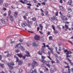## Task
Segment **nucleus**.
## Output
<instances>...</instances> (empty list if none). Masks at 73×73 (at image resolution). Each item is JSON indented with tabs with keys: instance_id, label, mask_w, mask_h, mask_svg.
Returning <instances> with one entry per match:
<instances>
[{
	"instance_id": "obj_41",
	"label": "nucleus",
	"mask_w": 73,
	"mask_h": 73,
	"mask_svg": "<svg viewBox=\"0 0 73 73\" xmlns=\"http://www.w3.org/2000/svg\"><path fill=\"white\" fill-rule=\"evenodd\" d=\"M52 27L54 30L55 29V27H54V25H52Z\"/></svg>"
},
{
	"instance_id": "obj_15",
	"label": "nucleus",
	"mask_w": 73,
	"mask_h": 73,
	"mask_svg": "<svg viewBox=\"0 0 73 73\" xmlns=\"http://www.w3.org/2000/svg\"><path fill=\"white\" fill-rule=\"evenodd\" d=\"M32 46L33 47H35V46H37V44H36V42H35L32 44Z\"/></svg>"
},
{
	"instance_id": "obj_54",
	"label": "nucleus",
	"mask_w": 73,
	"mask_h": 73,
	"mask_svg": "<svg viewBox=\"0 0 73 73\" xmlns=\"http://www.w3.org/2000/svg\"><path fill=\"white\" fill-rule=\"evenodd\" d=\"M23 18H24L25 20H26L27 19V17L25 16H24L23 17Z\"/></svg>"
},
{
	"instance_id": "obj_13",
	"label": "nucleus",
	"mask_w": 73,
	"mask_h": 73,
	"mask_svg": "<svg viewBox=\"0 0 73 73\" xmlns=\"http://www.w3.org/2000/svg\"><path fill=\"white\" fill-rule=\"evenodd\" d=\"M26 54H27L28 55L26 54L25 55V56H26L27 57H30V54H29V52L27 51H26Z\"/></svg>"
},
{
	"instance_id": "obj_52",
	"label": "nucleus",
	"mask_w": 73,
	"mask_h": 73,
	"mask_svg": "<svg viewBox=\"0 0 73 73\" xmlns=\"http://www.w3.org/2000/svg\"><path fill=\"white\" fill-rule=\"evenodd\" d=\"M23 39H21L19 40V41H20V42H23Z\"/></svg>"
},
{
	"instance_id": "obj_64",
	"label": "nucleus",
	"mask_w": 73,
	"mask_h": 73,
	"mask_svg": "<svg viewBox=\"0 0 73 73\" xmlns=\"http://www.w3.org/2000/svg\"><path fill=\"white\" fill-rule=\"evenodd\" d=\"M71 70L72 72L73 73V68H72L71 69Z\"/></svg>"
},
{
	"instance_id": "obj_24",
	"label": "nucleus",
	"mask_w": 73,
	"mask_h": 73,
	"mask_svg": "<svg viewBox=\"0 0 73 73\" xmlns=\"http://www.w3.org/2000/svg\"><path fill=\"white\" fill-rule=\"evenodd\" d=\"M19 57H23V55L21 54H17Z\"/></svg>"
},
{
	"instance_id": "obj_53",
	"label": "nucleus",
	"mask_w": 73,
	"mask_h": 73,
	"mask_svg": "<svg viewBox=\"0 0 73 73\" xmlns=\"http://www.w3.org/2000/svg\"><path fill=\"white\" fill-rule=\"evenodd\" d=\"M27 5H29L30 6H31L32 5L30 3H27Z\"/></svg>"
},
{
	"instance_id": "obj_3",
	"label": "nucleus",
	"mask_w": 73,
	"mask_h": 73,
	"mask_svg": "<svg viewBox=\"0 0 73 73\" xmlns=\"http://www.w3.org/2000/svg\"><path fill=\"white\" fill-rule=\"evenodd\" d=\"M34 38L35 40H42L43 38H40V36L38 35H36L34 37Z\"/></svg>"
},
{
	"instance_id": "obj_44",
	"label": "nucleus",
	"mask_w": 73,
	"mask_h": 73,
	"mask_svg": "<svg viewBox=\"0 0 73 73\" xmlns=\"http://www.w3.org/2000/svg\"><path fill=\"white\" fill-rule=\"evenodd\" d=\"M41 62H43V63H44V62H46V61H45V60H41Z\"/></svg>"
},
{
	"instance_id": "obj_45",
	"label": "nucleus",
	"mask_w": 73,
	"mask_h": 73,
	"mask_svg": "<svg viewBox=\"0 0 73 73\" xmlns=\"http://www.w3.org/2000/svg\"><path fill=\"white\" fill-rule=\"evenodd\" d=\"M67 16L68 17H69V18H70V17H71L70 16V14H68L67 15Z\"/></svg>"
},
{
	"instance_id": "obj_11",
	"label": "nucleus",
	"mask_w": 73,
	"mask_h": 73,
	"mask_svg": "<svg viewBox=\"0 0 73 73\" xmlns=\"http://www.w3.org/2000/svg\"><path fill=\"white\" fill-rule=\"evenodd\" d=\"M19 1L20 3H23V4H24V3H28V1L27 0H25L24 1H23L22 0H21Z\"/></svg>"
},
{
	"instance_id": "obj_17",
	"label": "nucleus",
	"mask_w": 73,
	"mask_h": 73,
	"mask_svg": "<svg viewBox=\"0 0 73 73\" xmlns=\"http://www.w3.org/2000/svg\"><path fill=\"white\" fill-rule=\"evenodd\" d=\"M56 17H55V16H54L52 18H51V19L52 20L54 21L56 20Z\"/></svg>"
},
{
	"instance_id": "obj_19",
	"label": "nucleus",
	"mask_w": 73,
	"mask_h": 73,
	"mask_svg": "<svg viewBox=\"0 0 73 73\" xmlns=\"http://www.w3.org/2000/svg\"><path fill=\"white\" fill-rule=\"evenodd\" d=\"M72 9H70V8H68V12L69 13H70V12H72Z\"/></svg>"
},
{
	"instance_id": "obj_25",
	"label": "nucleus",
	"mask_w": 73,
	"mask_h": 73,
	"mask_svg": "<svg viewBox=\"0 0 73 73\" xmlns=\"http://www.w3.org/2000/svg\"><path fill=\"white\" fill-rule=\"evenodd\" d=\"M3 6L4 7H7L8 6V4L7 3H5L3 5Z\"/></svg>"
},
{
	"instance_id": "obj_12",
	"label": "nucleus",
	"mask_w": 73,
	"mask_h": 73,
	"mask_svg": "<svg viewBox=\"0 0 73 73\" xmlns=\"http://www.w3.org/2000/svg\"><path fill=\"white\" fill-rule=\"evenodd\" d=\"M68 5H71L72 4H73V2L72 0H70L68 1Z\"/></svg>"
},
{
	"instance_id": "obj_39",
	"label": "nucleus",
	"mask_w": 73,
	"mask_h": 73,
	"mask_svg": "<svg viewBox=\"0 0 73 73\" xmlns=\"http://www.w3.org/2000/svg\"><path fill=\"white\" fill-rule=\"evenodd\" d=\"M23 72V70L22 69H20L19 70V73H21Z\"/></svg>"
},
{
	"instance_id": "obj_2",
	"label": "nucleus",
	"mask_w": 73,
	"mask_h": 73,
	"mask_svg": "<svg viewBox=\"0 0 73 73\" xmlns=\"http://www.w3.org/2000/svg\"><path fill=\"white\" fill-rule=\"evenodd\" d=\"M19 46H20V47L19 48L20 49H21V50H23V51L25 50L23 46H21V43H20L17 44L16 46V48H17V47H19Z\"/></svg>"
},
{
	"instance_id": "obj_14",
	"label": "nucleus",
	"mask_w": 73,
	"mask_h": 73,
	"mask_svg": "<svg viewBox=\"0 0 73 73\" xmlns=\"http://www.w3.org/2000/svg\"><path fill=\"white\" fill-rule=\"evenodd\" d=\"M64 68H68V72H69V73H70V69H69L70 68V66H69L68 65L67 66H66L64 67Z\"/></svg>"
},
{
	"instance_id": "obj_1",
	"label": "nucleus",
	"mask_w": 73,
	"mask_h": 73,
	"mask_svg": "<svg viewBox=\"0 0 73 73\" xmlns=\"http://www.w3.org/2000/svg\"><path fill=\"white\" fill-rule=\"evenodd\" d=\"M43 45L42 46V50L41 52H40V51H39L38 52V53L39 54H40V55H41L42 54V53H44V54H46L44 52V48H45V46H45V44L44 43H43Z\"/></svg>"
},
{
	"instance_id": "obj_27",
	"label": "nucleus",
	"mask_w": 73,
	"mask_h": 73,
	"mask_svg": "<svg viewBox=\"0 0 73 73\" xmlns=\"http://www.w3.org/2000/svg\"><path fill=\"white\" fill-rule=\"evenodd\" d=\"M15 58H16V62H18L19 61V58H17L16 56H14Z\"/></svg>"
},
{
	"instance_id": "obj_43",
	"label": "nucleus",
	"mask_w": 73,
	"mask_h": 73,
	"mask_svg": "<svg viewBox=\"0 0 73 73\" xmlns=\"http://www.w3.org/2000/svg\"><path fill=\"white\" fill-rule=\"evenodd\" d=\"M50 71L51 73H53V72H54V70L52 69H51V70H50Z\"/></svg>"
},
{
	"instance_id": "obj_42",
	"label": "nucleus",
	"mask_w": 73,
	"mask_h": 73,
	"mask_svg": "<svg viewBox=\"0 0 73 73\" xmlns=\"http://www.w3.org/2000/svg\"><path fill=\"white\" fill-rule=\"evenodd\" d=\"M65 27L67 29H68V28H69V27H68V26L67 25H65Z\"/></svg>"
},
{
	"instance_id": "obj_9",
	"label": "nucleus",
	"mask_w": 73,
	"mask_h": 73,
	"mask_svg": "<svg viewBox=\"0 0 73 73\" xmlns=\"http://www.w3.org/2000/svg\"><path fill=\"white\" fill-rule=\"evenodd\" d=\"M1 22L3 23V24H5L6 23V21L3 19H1Z\"/></svg>"
},
{
	"instance_id": "obj_7",
	"label": "nucleus",
	"mask_w": 73,
	"mask_h": 73,
	"mask_svg": "<svg viewBox=\"0 0 73 73\" xmlns=\"http://www.w3.org/2000/svg\"><path fill=\"white\" fill-rule=\"evenodd\" d=\"M61 19L62 20H64L65 21H67L68 20V19L66 18V17L64 16H62Z\"/></svg>"
},
{
	"instance_id": "obj_18",
	"label": "nucleus",
	"mask_w": 73,
	"mask_h": 73,
	"mask_svg": "<svg viewBox=\"0 0 73 73\" xmlns=\"http://www.w3.org/2000/svg\"><path fill=\"white\" fill-rule=\"evenodd\" d=\"M10 20L11 21H13V17L11 16L10 17Z\"/></svg>"
},
{
	"instance_id": "obj_21",
	"label": "nucleus",
	"mask_w": 73,
	"mask_h": 73,
	"mask_svg": "<svg viewBox=\"0 0 73 73\" xmlns=\"http://www.w3.org/2000/svg\"><path fill=\"white\" fill-rule=\"evenodd\" d=\"M3 1H4V0H0V5H2L3 4Z\"/></svg>"
},
{
	"instance_id": "obj_4",
	"label": "nucleus",
	"mask_w": 73,
	"mask_h": 73,
	"mask_svg": "<svg viewBox=\"0 0 73 73\" xmlns=\"http://www.w3.org/2000/svg\"><path fill=\"white\" fill-rule=\"evenodd\" d=\"M33 62L32 63V65L33 67L34 68V67L35 66V64L37 65V64H38V63L36 62L35 59L33 60Z\"/></svg>"
},
{
	"instance_id": "obj_20",
	"label": "nucleus",
	"mask_w": 73,
	"mask_h": 73,
	"mask_svg": "<svg viewBox=\"0 0 73 73\" xmlns=\"http://www.w3.org/2000/svg\"><path fill=\"white\" fill-rule=\"evenodd\" d=\"M63 49L64 50V53H66V52H67V53H68V50L67 49L64 50L65 49V48H63Z\"/></svg>"
},
{
	"instance_id": "obj_56",
	"label": "nucleus",
	"mask_w": 73,
	"mask_h": 73,
	"mask_svg": "<svg viewBox=\"0 0 73 73\" xmlns=\"http://www.w3.org/2000/svg\"><path fill=\"white\" fill-rule=\"evenodd\" d=\"M67 60H68V61H69L70 62H71V60H70L69 59V58H68Z\"/></svg>"
},
{
	"instance_id": "obj_48",
	"label": "nucleus",
	"mask_w": 73,
	"mask_h": 73,
	"mask_svg": "<svg viewBox=\"0 0 73 73\" xmlns=\"http://www.w3.org/2000/svg\"><path fill=\"white\" fill-rule=\"evenodd\" d=\"M39 33L41 35H43V32H42L41 31H39Z\"/></svg>"
},
{
	"instance_id": "obj_58",
	"label": "nucleus",
	"mask_w": 73,
	"mask_h": 73,
	"mask_svg": "<svg viewBox=\"0 0 73 73\" xmlns=\"http://www.w3.org/2000/svg\"><path fill=\"white\" fill-rule=\"evenodd\" d=\"M69 23L68 22H66L65 23V25H66V24H68Z\"/></svg>"
},
{
	"instance_id": "obj_26",
	"label": "nucleus",
	"mask_w": 73,
	"mask_h": 73,
	"mask_svg": "<svg viewBox=\"0 0 73 73\" xmlns=\"http://www.w3.org/2000/svg\"><path fill=\"white\" fill-rule=\"evenodd\" d=\"M8 64H9L10 65H15V64H14V63L13 62H11V63H8Z\"/></svg>"
},
{
	"instance_id": "obj_40",
	"label": "nucleus",
	"mask_w": 73,
	"mask_h": 73,
	"mask_svg": "<svg viewBox=\"0 0 73 73\" xmlns=\"http://www.w3.org/2000/svg\"><path fill=\"white\" fill-rule=\"evenodd\" d=\"M31 73H34V71L32 70H31L30 71Z\"/></svg>"
},
{
	"instance_id": "obj_6",
	"label": "nucleus",
	"mask_w": 73,
	"mask_h": 73,
	"mask_svg": "<svg viewBox=\"0 0 73 73\" xmlns=\"http://www.w3.org/2000/svg\"><path fill=\"white\" fill-rule=\"evenodd\" d=\"M20 21L22 23H21V25L23 27H25L26 25H27V23H26V22H24V23L22 21Z\"/></svg>"
},
{
	"instance_id": "obj_5",
	"label": "nucleus",
	"mask_w": 73,
	"mask_h": 73,
	"mask_svg": "<svg viewBox=\"0 0 73 73\" xmlns=\"http://www.w3.org/2000/svg\"><path fill=\"white\" fill-rule=\"evenodd\" d=\"M46 46L47 48H48V49L50 50L51 53L52 54H53V48H49L48 45H46Z\"/></svg>"
},
{
	"instance_id": "obj_31",
	"label": "nucleus",
	"mask_w": 73,
	"mask_h": 73,
	"mask_svg": "<svg viewBox=\"0 0 73 73\" xmlns=\"http://www.w3.org/2000/svg\"><path fill=\"white\" fill-rule=\"evenodd\" d=\"M52 38H53V37L52 36H50L49 37V40H52Z\"/></svg>"
},
{
	"instance_id": "obj_57",
	"label": "nucleus",
	"mask_w": 73,
	"mask_h": 73,
	"mask_svg": "<svg viewBox=\"0 0 73 73\" xmlns=\"http://www.w3.org/2000/svg\"><path fill=\"white\" fill-rule=\"evenodd\" d=\"M15 42V41H11V44H13V43H14V42Z\"/></svg>"
},
{
	"instance_id": "obj_38",
	"label": "nucleus",
	"mask_w": 73,
	"mask_h": 73,
	"mask_svg": "<svg viewBox=\"0 0 73 73\" xmlns=\"http://www.w3.org/2000/svg\"><path fill=\"white\" fill-rule=\"evenodd\" d=\"M59 51H61L62 50V48H61L60 47H59V49H58Z\"/></svg>"
},
{
	"instance_id": "obj_51",
	"label": "nucleus",
	"mask_w": 73,
	"mask_h": 73,
	"mask_svg": "<svg viewBox=\"0 0 73 73\" xmlns=\"http://www.w3.org/2000/svg\"><path fill=\"white\" fill-rule=\"evenodd\" d=\"M56 59V62H57V63H59V62H60L59 60H58L57 59Z\"/></svg>"
},
{
	"instance_id": "obj_61",
	"label": "nucleus",
	"mask_w": 73,
	"mask_h": 73,
	"mask_svg": "<svg viewBox=\"0 0 73 73\" xmlns=\"http://www.w3.org/2000/svg\"><path fill=\"white\" fill-rule=\"evenodd\" d=\"M19 50H16V52H17V53H18V52H19Z\"/></svg>"
},
{
	"instance_id": "obj_23",
	"label": "nucleus",
	"mask_w": 73,
	"mask_h": 73,
	"mask_svg": "<svg viewBox=\"0 0 73 73\" xmlns=\"http://www.w3.org/2000/svg\"><path fill=\"white\" fill-rule=\"evenodd\" d=\"M7 65L9 66L10 69H13V66H11V65L9 64H8Z\"/></svg>"
},
{
	"instance_id": "obj_37",
	"label": "nucleus",
	"mask_w": 73,
	"mask_h": 73,
	"mask_svg": "<svg viewBox=\"0 0 73 73\" xmlns=\"http://www.w3.org/2000/svg\"><path fill=\"white\" fill-rule=\"evenodd\" d=\"M33 1L35 4H36V3H38L37 1H36V0H33Z\"/></svg>"
},
{
	"instance_id": "obj_29",
	"label": "nucleus",
	"mask_w": 73,
	"mask_h": 73,
	"mask_svg": "<svg viewBox=\"0 0 73 73\" xmlns=\"http://www.w3.org/2000/svg\"><path fill=\"white\" fill-rule=\"evenodd\" d=\"M72 52L70 51H68V52H67L66 53H68V54H72Z\"/></svg>"
},
{
	"instance_id": "obj_22",
	"label": "nucleus",
	"mask_w": 73,
	"mask_h": 73,
	"mask_svg": "<svg viewBox=\"0 0 73 73\" xmlns=\"http://www.w3.org/2000/svg\"><path fill=\"white\" fill-rule=\"evenodd\" d=\"M66 57H68H68H71L72 56L71 55L69 56V54H68V53H66Z\"/></svg>"
},
{
	"instance_id": "obj_62",
	"label": "nucleus",
	"mask_w": 73,
	"mask_h": 73,
	"mask_svg": "<svg viewBox=\"0 0 73 73\" xmlns=\"http://www.w3.org/2000/svg\"><path fill=\"white\" fill-rule=\"evenodd\" d=\"M44 13H42L41 14V15L42 16H44Z\"/></svg>"
},
{
	"instance_id": "obj_63",
	"label": "nucleus",
	"mask_w": 73,
	"mask_h": 73,
	"mask_svg": "<svg viewBox=\"0 0 73 73\" xmlns=\"http://www.w3.org/2000/svg\"><path fill=\"white\" fill-rule=\"evenodd\" d=\"M34 72L35 73H37V70L36 69L34 70Z\"/></svg>"
},
{
	"instance_id": "obj_55",
	"label": "nucleus",
	"mask_w": 73,
	"mask_h": 73,
	"mask_svg": "<svg viewBox=\"0 0 73 73\" xmlns=\"http://www.w3.org/2000/svg\"><path fill=\"white\" fill-rule=\"evenodd\" d=\"M42 5H45V3L44 2H43L42 3Z\"/></svg>"
},
{
	"instance_id": "obj_59",
	"label": "nucleus",
	"mask_w": 73,
	"mask_h": 73,
	"mask_svg": "<svg viewBox=\"0 0 73 73\" xmlns=\"http://www.w3.org/2000/svg\"><path fill=\"white\" fill-rule=\"evenodd\" d=\"M28 31L30 33H33V32L31 31Z\"/></svg>"
},
{
	"instance_id": "obj_33",
	"label": "nucleus",
	"mask_w": 73,
	"mask_h": 73,
	"mask_svg": "<svg viewBox=\"0 0 73 73\" xmlns=\"http://www.w3.org/2000/svg\"><path fill=\"white\" fill-rule=\"evenodd\" d=\"M27 26L28 27H29V28H31V25L30 24V23H28L27 25Z\"/></svg>"
},
{
	"instance_id": "obj_49",
	"label": "nucleus",
	"mask_w": 73,
	"mask_h": 73,
	"mask_svg": "<svg viewBox=\"0 0 73 73\" xmlns=\"http://www.w3.org/2000/svg\"><path fill=\"white\" fill-rule=\"evenodd\" d=\"M64 62L66 65H69V64L67 63V62Z\"/></svg>"
},
{
	"instance_id": "obj_60",
	"label": "nucleus",
	"mask_w": 73,
	"mask_h": 73,
	"mask_svg": "<svg viewBox=\"0 0 73 73\" xmlns=\"http://www.w3.org/2000/svg\"><path fill=\"white\" fill-rule=\"evenodd\" d=\"M60 3H62V0H60Z\"/></svg>"
},
{
	"instance_id": "obj_50",
	"label": "nucleus",
	"mask_w": 73,
	"mask_h": 73,
	"mask_svg": "<svg viewBox=\"0 0 73 73\" xmlns=\"http://www.w3.org/2000/svg\"><path fill=\"white\" fill-rule=\"evenodd\" d=\"M28 9H31V7L30 6H29L27 7Z\"/></svg>"
},
{
	"instance_id": "obj_32",
	"label": "nucleus",
	"mask_w": 73,
	"mask_h": 73,
	"mask_svg": "<svg viewBox=\"0 0 73 73\" xmlns=\"http://www.w3.org/2000/svg\"><path fill=\"white\" fill-rule=\"evenodd\" d=\"M0 66H1V68H4V64H0Z\"/></svg>"
},
{
	"instance_id": "obj_36",
	"label": "nucleus",
	"mask_w": 73,
	"mask_h": 73,
	"mask_svg": "<svg viewBox=\"0 0 73 73\" xmlns=\"http://www.w3.org/2000/svg\"><path fill=\"white\" fill-rule=\"evenodd\" d=\"M54 30V33H55V34H56L57 33V31L56 30Z\"/></svg>"
},
{
	"instance_id": "obj_47",
	"label": "nucleus",
	"mask_w": 73,
	"mask_h": 73,
	"mask_svg": "<svg viewBox=\"0 0 73 73\" xmlns=\"http://www.w3.org/2000/svg\"><path fill=\"white\" fill-rule=\"evenodd\" d=\"M40 28L41 30L42 29V27L41 25L40 26Z\"/></svg>"
},
{
	"instance_id": "obj_10",
	"label": "nucleus",
	"mask_w": 73,
	"mask_h": 73,
	"mask_svg": "<svg viewBox=\"0 0 73 73\" xmlns=\"http://www.w3.org/2000/svg\"><path fill=\"white\" fill-rule=\"evenodd\" d=\"M59 7L60 9L62 11H64V12H65V9H64V8L62 7L61 6H59Z\"/></svg>"
},
{
	"instance_id": "obj_46",
	"label": "nucleus",
	"mask_w": 73,
	"mask_h": 73,
	"mask_svg": "<svg viewBox=\"0 0 73 73\" xmlns=\"http://www.w3.org/2000/svg\"><path fill=\"white\" fill-rule=\"evenodd\" d=\"M11 56V54H8L7 55V57H9Z\"/></svg>"
},
{
	"instance_id": "obj_8",
	"label": "nucleus",
	"mask_w": 73,
	"mask_h": 73,
	"mask_svg": "<svg viewBox=\"0 0 73 73\" xmlns=\"http://www.w3.org/2000/svg\"><path fill=\"white\" fill-rule=\"evenodd\" d=\"M18 15V12L17 11L15 12L14 13V14L13 15L14 17H15V18H17Z\"/></svg>"
},
{
	"instance_id": "obj_34",
	"label": "nucleus",
	"mask_w": 73,
	"mask_h": 73,
	"mask_svg": "<svg viewBox=\"0 0 73 73\" xmlns=\"http://www.w3.org/2000/svg\"><path fill=\"white\" fill-rule=\"evenodd\" d=\"M32 20H33V21H36V18L35 17H34L32 19Z\"/></svg>"
},
{
	"instance_id": "obj_35",
	"label": "nucleus",
	"mask_w": 73,
	"mask_h": 73,
	"mask_svg": "<svg viewBox=\"0 0 73 73\" xmlns=\"http://www.w3.org/2000/svg\"><path fill=\"white\" fill-rule=\"evenodd\" d=\"M41 58L42 59H43H43H45V58H46V57H45V56H41Z\"/></svg>"
},
{
	"instance_id": "obj_30",
	"label": "nucleus",
	"mask_w": 73,
	"mask_h": 73,
	"mask_svg": "<svg viewBox=\"0 0 73 73\" xmlns=\"http://www.w3.org/2000/svg\"><path fill=\"white\" fill-rule=\"evenodd\" d=\"M46 66H48V68H50V65L49 64H46Z\"/></svg>"
},
{
	"instance_id": "obj_16",
	"label": "nucleus",
	"mask_w": 73,
	"mask_h": 73,
	"mask_svg": "<svg viewBox=\"0 0 73 73\" xmlns=\"http://www.w3.org/2000/svg\"><path fill=\"white\" fill-rule=\"evenodd\" d=\"M23 61L21 60H19V62H18V64L19 65H21L22 64H23Z\"/></svg>"
},
{
	"instance_id": "obj_28",
	"label": "nucleus",
	"mask_w": 73,
	"mask_h": 73,
	"mask_svg": "<svg viewBox=\"0 0 73 73\" xmlns=\"http://www.w3.org/2000/svg\"><path fill=\"white\" fill-rule=\"evenodd\" d=\"M11 11H9L8 12L9 16H10V15H11Z\"/></svg>"
}]
</instances>
